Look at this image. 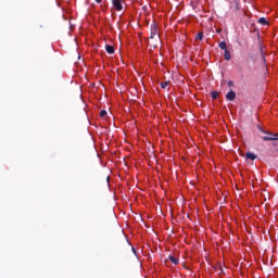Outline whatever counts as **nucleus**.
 I'll return each mask as SVG.
<instances>
[{
  "label": "nucleus",
  "mask_w": 278,
  "mask_h": 278,
  "mask_svg": "<svg viewBox=\"0 0 278 278\" xmlns=\"http://www.w3.org/2000/svg\"><path fill=\"white\" fill-rule=\"evenodd\" d=\"M226 99H227V101H235V100H236V91L230 90V91L226 94Z\"/></svg>",
  "instance_id": "nucleus-6"
},
{
  "label": "nucleus",
  "mask_w": 278,
  "mask_h": 278,
  "mask_svg": "<svg viewBox=\"0 0 278 278\" xmlns=\"http://www.w3.org/2000/svg\"><path fill=\"white\" fill-rule=\"evenodd\" d=\"M168 84H169L168 81L161 83V88L166 89Z\"/></svg>",
  "instance_id": "nucleus-15"
},
{
  "label": "nucleus",
  "mask_w": 278,
  "mask_h": 278,
  "mask_svg": "<svg viewBox=\"0 0 278 278\" xmlns=\"http://www.w3.org/2000/svg\"><path fill=\"white\" fill-rule=\"evenodd\" d=\"M132 252L136 253V248H131Z\"/></svg>",
  "instance_id": "nucleus-20"
},
{
  "label": "nucleus",
  "mask_w": 278,
  "mask_h": 278,
  "mask_svg": "<svg viewBox=\"0 0 278 278\" xmlns=\"http://www.w3.org/2000/svg\"><path fill=\"white\" fill-rule=\"evenodd\" d=\"M257 129H258V131H262V134H266V131L264 130V128L262 126L257 125Z\"/></svg>",
  "instance_id": "nucleus-16"
},
{
  "label": "nucleus",
  "mask_w": 278,
  "mask_h": 278,
  "mask_svg": "<svg viewBox=\"0 0 278 278\" xmlns=\"http://www.w3.org/2000/svg\"><path fill=\"white\" fill-rule=\"evenodd\" d=\"M257 23H260V25H268V21H266L265 17H260Z\"/></svg>",
  "instance_id": "nucleus-11"
},
{
  "label": "nucleus",
  "mask_w": 278,
  "mask_h": 278,
  "mask_svg": "<svg viewBox=\"0 0 278 278\" xmlns=\"http://www.w3.org/2000/svg\"><path fill=\"white\" fill-rule=\"evenodd\" d=\"M195 40H199V41L203 40V36H197Z\"/></svg>",
  "instance_id": "nucleus-17"
},
{
  "label": "nucleus",
  "mask_w": 278,
  "mask_h": 278,
  "mask_svg": "<svg viewBox=\"0 0 278 278\" xmlns=\"http://www.w3.org/2000/svg\"><path fill=\"white\" fill-rule=\"evenodd\" d=\"M151 36H160V29L157 28V24L153 23L150 28Z\"/></svg>",
  "instance_id": "nucleus-4"
},
{
  "label": "nucleus",
  "mask_w": 278,
  "mask_h": 278,
  "mask_svg": "<svg viewBox=\"0 0 278 278\" xmlns=\"http://www.w3.org/2000/svg\"><path fill=\"white\" fill-rule=\"evenodd\" d=\"M228 86H229V87L233 86V81H231V80L228 81Z\"/></svg>",
  "instance_id": "nucleus-18"
},
{
  "label": "nucleus",
  "mask_w": 278,
  "mask_h": 278,
  "mask_svg": "<svg viewBox=\"0 0 278 278\" xmlns=\"http://www.w3.org/2000/svg\"><path fill=\"white\" fill-rule=\"evenodd\" d=\"M98 3H101L102 0H96Z\"/></svg>",
  "instance_id": "nucleus-23"
},
{
  "label": "nucleus",
  "mask_w": 278,
  "mask_h": 278,
  "mask_svg": "<svg viewBox=\"0 0 278 278\" xmlns=\"http://www.w3.org/2000/svg\"><path fill=\"white\" fill-rule=\"evenodd\" d=\"M157 41H159V42H162V39H160V37H157Z\"/></svg>",
  "instance_id": "nucleus-21"
},
{
  "label": "nucleus",
  "mask_w": 278,
  "mask_h": 278,
  "mask_svg": "<svg viewBox=\"0 0 278 278\" xmlns=\"http://www.w3.org/2000/svg\"><path fill=\"white\" fill-rule=\"evenodd\" d=\"M100 116H101V118H104L105 116H108V111L102 110V111L100 112Z\"/></svg>",
  "instance_id": "nucleus-14"
},
{
  "label": "nucleus",
  "mask_w": 278,
  "mask_h": 278,
  "mask_svg": "<svg viewBox=\"0 0 278 278\" xmlns=\"http://www.w3.org/2000/svg\"><path fill=\"white\" fill-rule=\"evenodd\" d=\"M230 10H232V12H238V10H240V0H232L230 2Z\"/></svg>",
  "instance_id": "nucleus-3"
},
{
  "label": "nucleus",
  "mask_w": 278,
  "mask_h": 278,
  "mask_svg": "<svg viewBox=\"0 0 278 278\" xmlns=\"http://www.w3.org/2000/svg\"><path fill=\"white\" fill-rule=\"evenodd\" d=\"M169 262H172V264H175V266L179 264V260L173 255L169 256Z\"/></svg>",
  "instance_id": "nucleus-9"
},
{
  "label": "nucleus",
  "mask_w": 278,
  "mask_h": 278,
  "mask_svg": "<svg viewBox=\"0 0 278 278\" xmlns=\"http://www.w3.org/2000/svg\"><path fill=\"white\" fill-rule=\"evenodd\" d=\"M247 160H257V155L253 154L252 152H248L245 154Z\"/></svg>",
  "instance_id": "nucleus-8"
},
{
  "label": "nucleus",
  "mask_w": 278,
  "mask_h": 278,
  "mask_svg": "<svg viewBox=\"0 0 278 278\" xmlns=\"http://www.w3.org/2000/svg\"><path fill=\"white\" fill-rule=\"evenodd\" d=\"M263 140L265 142L273 141V140H278V135L269 134V136H264Z\"/></svg>",
  "instance_id": "nucleus-5"
},
{
  "label": "nucleus",
  "mask_w": 278,
  "mask_h": 278,
  "mask_svg": "<svg viewBox=\"0 0 278 278\" xmlns=\"http://www.w3.org/2000/svg\"><path fill=\"white\" fill-rule=\"evenodd\" d=\"M212 99H218V91L211 92Z\"/></svg>",
  "instance_id": "nucleus-13"
},
{
  "label": "nucleus",
  "mask_w": 278,
  "mask_h": 278,
  "mask_svg": "<svg viewBox=\"0 0 278 278\" xmlns=\"http://www.w3.org/2000/svg\"><path fill=\"white\" fill-rule=\"evenodd\" d=\"M197 36H203V33L200 31V33L197 34Z\"/></svg>",
  "instance_id": "nucleus-19"
},
{
  "label": "nucleus",
  "mask_w": 278,
  "mask_h": 278,
  "mask_svg": "<svg viewBox=\"0 0 278 278\" xmlns=\"http://www.w3.org/2000/svg\"><path fill=\"white\" fill-rule=\"evenodd\" d=\"M219 49H222V51H227V42L225 41L219 42Z\"/></svg>",
  "instance_id": "nucleus-10"
},
{
  "label": "nucleus",
  "mask_w": 278,
  "mask_h": 278,
  "mask_svg": "<svg viewBox=\"0 0 278 278\" xmlns=\"http://www.w3.org/2000/svg\"><path fill=\"white\" fill-rule=\"evenodd\" d=\"M260 51H261V58H263L264 62L266 61V58H264V46L260 43Z\"/></svg>",
  "instance_id": "nucleus-12"
},
{
  "label": "nucleus",
  "mask_w": 278,
  "mask_h": 278,
  "mask_svg": "<svg viewBox=\"0 0 278 278\" xmlns=\"http://www.w3.org/2000/svg\"><path fill=\"white\" fill-rule=\"evenodd\" d=\"M123 3H125V0H112L113 9L116 12L123 11Z\"/></svg>",
  "instance_id": "nucleus-2"
},
{
  "label": "nucleus",
  "mask_w": 278,
  "mask_h": 278,
  "mask_svg": "<svg viewBox=\"0 0 278 278\" xmlns=\"http://www.w3.org/2000/svg\"><path fill=\"white\" fill-rule=\"evenodd\" d=\"M224 58L226 62H229V60H231V52H229V50H224Z\"/></svg>",
  "instance_id": "nucleus-7"
},
{
  "label": "nucleus",
  "mask_w": 278,
  "mask_h": 278,
  "mask_svg": "<svg viewBox=\"0 0 278 278\" xmlns=\"http://www.w3.org/2000/svg\"><path fill=\"white\" fill-rule=\"evenodd\" d=\"M155 37L154 36H151L150 39L153 40Z\"/></svg>",
  "instance_id": "nucleus-22"
},
{
  "label": "nucleus",
  "mask_w": 278,
  "mask_h": 278,
  "mask_svg": "<svg viewBox=\"0 0 278 278\" xmlns=\"http://www.w3.org/2000/svg\"><path fill=\"white\" fill-rule=\"evenodd\" d=\"M103 40L105 42V51H106V53L112 55L114 53V46H112L110 43V42H112V37H104Z\"/></svg>",
  "instance_id": "nucleus-1"
}]
</instances>
